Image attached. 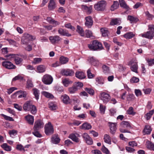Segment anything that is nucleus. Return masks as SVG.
<instances>
[{
  "instance_id": "1",
  "label": "nucleus",
  "mask_w": 154,
  "mask_h": 154,
  "mask_svg": "<svg viewBox=\"0 0 154 154\" xmlns=\"http://www.w3.org/2000/svg\"><path fill=\"white\" fill-rule=\"evenodd\" d=\"M88 45L90 49L94 51L101 50L103 48L102 44L97 40L93 41Z\"/></svg>"
},
{
  "instance_id": "2",
  "label": "nucleus",
  "mask_w": 154,
  "mask_h": 154,
  "mask_svg": "<svg viewBox=\"0 0 154 154\" xmlns=\"http://www.w3.org/2000/svg\"><path fill=\"white\" fill-rule=\"evenodd\" d=\"M148 27L150 31L146 32L144 34H141V35L143 37L152 39L154 36V25H149Z\"/></svg>"
},
{
  "instance_id": "3",
  "label": "nucleus",
  "mask_w": 154,
  "mask_h": 154,
  "mask_svg": "<svg viewBox=\"0 0 154 154\" xmlns=\"http://www.w3.org/2000/svg\"><path fill=\"white\" fill-rule=\"evenodd\" d=\"M34 39V38L32 35L27 33H25L23 34L21 38V43L23 45H27L29 41Z\"/></svg>"
},
{
  "instance_id": "4",
  "label": "nucleus",
  "mask_w": 154,
  "mask_h": 154,
  "mask_svg": "<svg viewBox=\"0 0 154 154\" xmlns=\"http://www.w3.org/2000/svg\"><path fill=\"white\" fill-rule=\"evenodd\" d=\"M106 3L105 1H101L95 4L94 6L95 9L97 11H103L106 8Z\"/></svg>"
},
{
  "instance_id": "5",
  "label": "nucleus",
  "mask_w": 154,
  "mask_h": 154,
  "mask_svg": "<svg viewBox=\"0 0 154 154\" xmlns=\"http://www.w3.org/2000/svg\"><path fill=\"white\" fill-rule=\"evenodd\" d=\"M45 134L48 135L52 134L54 132L53 126L50 122L46 124L45 126Z\"/></svg>"
},
{
  "instance_id": "6",
  "label": "nucleus",
  "mask_w": 154,
  "mask_h": 154,
  "mask_svg": "<svg viewBox=\"0 0 154 154\" xmlns=\"http://www.w3.org/2000/svg\"><path fill=\"white\" fill-rule=\"evenodd\" d=\"M100 98L104 103H107L111 99L110 95L104 92L100 93Z\"/></svg>"
},
{
  "instance_id": "7",
  "label": "nucleus",
  "mask_w": 154,
  "mask_h": 154,
  "mask_svg": "<svg viewBox=\"0 0 154 154\" xmlns=\"http://www.w3.org/2000/svg\"><path fill=\"white\" fill-rule=\"evenodd\" d=\"M42 82L46 85H50L53 81L52 77L48 74L44 75L42 79Z\"/></svg>"
},
{
  "instance_id": "8",
  "label": "nucleus",
  "mask_w": 154,
  "mask_h": 154,
  "mask_svg": "<svg viewBox=\"0 0 154 154\" xmlns=\"http://www.w3.org/2000/svg\"><path fill=\"white\" fill-rule=\"evenodd\" d=\"M108 124L109 127L110 132L112 134L114 135L117 129V123L109 122Z\"/></svg>"
},
{
  "instance_id": "9",
  "label": "nucleus",
  "mask_w": 154,
  "mask_h": 154,
  "mask_svg": "<svg viewBox=\"0 0 154 154\" xmlns=\"http://www.w3.org/2000/svg\"><path fill=\"white\" fill-rule=\"evenodd\" d=\"M2 66L6 69H15L16 66L11 62L9 61H3L2 63Z\"/></svg>"
},
{
  "instance_id": "10",
  "label": "nucleus",
  "mask_w": 154,
  "mask_h": 154,
  "mask_svg": "<svg viewBox=\"0 0 154 154\" xmlns=\"http://www.w3.org/2000/svg\"><path fill=\"white\" fill-rule=\"evenodd\" d=\"M44 124L40 120H38L35 122L33 129L34 131H38L39 129L43 127Z\"/></svg>"
},
{
  "instance_id": "11",
  "label": "nucleus",
  "mask_w": 154,
  "mask_h": 154,
  "mask_svg": "<svg viewBox=\"0 0 154 154\" xmlns=\"http://www.w3.org/2000/svg\"><path fill=\"white\" fill-rule=\"evenodd\" d=\"M49 39L52 44H55L58 43L60 41L62 40V38L59 36L56 35L50 36Z\"/></svg>"
},
{
  "instance_id": "12",
  "label": "nucleus",
  "mask_w": 154,
  "mask_h": 154,
  "mask_svg": "<svg viewBox=\"0 0 154 154\" xmlns=\"http://www.w3.org/2000/svg\"><path fill=\"white\" fill-rule=\"evenodd\" d=\"M61 73L63 75L66 76H72L74 73V71L72 69H63Z\"/></svg>"
},
{
  "instance_id": "13",
  "label": "nucleus",
  "mask_w": 154,
  "mask_h": 154,
  "mask_svg": "<svg viewBox=\"0 0 154 154\" xmlns=\"http://www.w3.org/2000/svg\"><path fill=\"white\" fill-rule=\"evenodd\" d=\"M82 137L88 144L92 145L93 144V141L92 139L87 133H84Z\"/></svg>"
},
{
  "instance_id": "14",
  "label": "nucleus",
  "mask_w": 154,
  "mask_h": 154,
  "mask_svg": "<svg viewBox=\"0 0 154 154\" xmlns=\"http://www.w3.org/2000/svg\"><path fill=\"white\" fill-rule=\"evenodd\" d=\"M86 21L85 25L88 28H91L92 25L93 21L92 18L91 16H88L85 18Z\"/></svg>"
},
{
  "instance_id": "15",
  "label": "nucleus",
  "mask_w": 154,
  "mask_h": 154,
  "mask_svg": "<svg viewBox=\"0 0 154 154\" xmlns=\"http://www.w3.org/2000/svg\"><path fill=\"white\" fill-rule=\"evenodd\" d=\"M33 104L31 101L29 100L27 101L24 104L23 106V108L25 111H29L30 107Z\"/></svg>"
},
{
  "instance_id": "16",
  "label": "nucleus",
  "mask_w": 154,
  "mask_h": 154,
  "mask_svg": "<svg viewBox=\"0 0 154 154\" xmlns=\"http://www.w3.org/2000/svg\"><path fill=\"white\" fill-rule=\"evenodd\" d=\"M79 136V135L77 133H72L70 134L69 137L74 142L78 143L79 142L78 138Z\"/></svg>"
},
{
  "instance_id": "17",
  "label": "nucleus",
  "mask_w": 154,
  "mask_h": 154,
  "mask_svg": "<svg viewBox=\"0 0 154 154\" xmlns=\"http://www.w3.org/2000/svg\"><path fill=\"white\" fill-rule=\"evenodd\" d=\"M127 19L131 23H136L139 20L137 17L130 15L128 16Z\"/></svg>"
},
{
  "instance_id": "18",
  "label": "nucleus",
  "mask_w": 154,
  "mask_h": 154,
  "mask_svg": "<svg viewBox=\"0 0 154 154\" xmlns=\"http://www.w3.org/2000/svg\"><path fill=\"white\" fill-rule=\"evenodd\" d=\"M57 7L56 4L54 0H50L48 5V8L49 10H52Z\"/></svg>"
},
{
  "instance_id": "19",
  "label": "nucleus",
  "mask_w": 154,
  "mask_h": 154,
  "mask_svg": "<svg viewBox=\"0 0 154 154\" xmlns=\"http://www.w3.org/2000/svg\"><path fill=\"white\" fill-rule=\"evenodd\" d=\"M25 119L28 123L31 125L33 124L34 122V116L30 115H28L25 117Z\"/></svg>"
},
{
  "instance_id": "20",
  "label": "nucleus",
  "mask_w": 154,
  "mask_h": 154,
  "mask_svg": "<svg viewBox=\"0 0 154 154\" xmlns=\"http://www.w3.org/2000/svg\"><path fill=\"white\" fill-rule=\"evenodd\" d=\"M58 32L59 34L63 36H66L68 37L70 36L71 35L68 33V31L62 28H59L58 30Z\"/></svg>"
},
{
  "instance_id": "21",
  "label": "nucleus",
  "mask_w": 154,
  "mask_h": 154,
  "mask_svg": "<svg viewBox=\"0 0 154 154\" xmlns=\"http://www.w3.org/2000/svg\"><path fill=\"white\" fill-rule=\"evenodd\" d=\"M75 77L80 79H82L85 78L86 76L84 73L82 71H77L75 74Z\"/></svg>"
},
{
  "instance_id": "22",
  "label": "nucleus",
  "mask_w": 154,
  "mask_h": 154,
  "mask_svg": "<svg viewBox=\"0 0 154 154\" xmlns=\"http://www.w3.org/2000/svg\"><path fill=\"white\" fill-rule=\"evenodd\" d=\"M121 20L119 18L112 19L111 20L110 24L112 26L120 25L121 23Z\"/></svg>"
},
{
  "instance_id": "23",
  "label": "nucleus",
  "mask_w": 154,
  "mask_h": 154,
  "mask_svg": "<svg viewBox=\"0 0 154 154\" xmlns=\"http://www.w3.org/2000/svg\"><path fill=\"white\" fill-rule=\"evenodd\" d=\"M88 60L91 64L94 66H97L99 64V62L98 60L94 57H90Z\"/></svg>"
},
{
  "instance_id": "24",
  "label": "nucleus",
  "mask_w": 154,
  "mask_h": 154,
  "mask_svg": "<svg viewBox=\"0 0 154 154\" xmlns=\"http://www.w3.org/2000/svg\"><path fill=\"white\" fill-rule=\"evenodd\" d=\"M119 2L120 6L127 9V10H130V8L129 6L127 5L125 1L124 0H119Z\"/></svg>"
},
{
  "instance_id": "25",
  "label": "nucleus",
  "mask_w": 154,
  "mask_h": 154,
  "mask_svg": "<svg viewBox=\"0 0 154 154\" xmlns=\"http://www.w3.org/2000/svg\"><path fill=\"white\" fill-rule=\"evenodd\" d=\"M46 67L44 65H40L37 67V71L38 72L43 73L46 70Z\"/></svg>"
},
{
  "instance_id": "26",
  "label": "nucleus",
  "mask_w": 154,
  "mask_h": 154,
  "mask_svg": "<svg viewBox=\"0 0 154 154\" xmlns=\"http://www.w3.org/2000/svg\"><path fill=\"white\" fill-rule=\"evenodd\" d=\"M11 55L12 56H12V57H14V60L16 65H17L20 64L23 61V59L22 58L17 56H15L13 54Z\"/></svg>"
},
{
  "instance_id": "27",
  "label": "nucleus",
  "mask_w": 154,
  "mask_h": 154,
  "mask_svg": "<svg viewBox=\"0 0 154 154\" xmlns=\"http://www.w3.org/2000/svg\"><path fill=\"white\" fill-rule=\"evenodd\" d=\"M62 82L65 86L67 87L69 84H72L73 82L69 79L65 78L62 79Z\"/></svg>"
},
{
  "instance_id": "28",
  "label": "nucleus",
  "mask_w": 154,
  "mask_h": 154,
  "mask_svg": "<svg viewBox=\"0 0 154 154\" xmlns=\"http://www.w3.org/2000/svg\"><path fill=\"white\" fill-rule=\"evenodd\" d=\"M16 94H18L19 95L18 96V98L25 97L27 95V93L26 91L20 90L18 91L15 93Z\"/></svg>"
},
{
  "instance_id": "29",
  "label": "nucleus",
  "mask_w": 154,
  "mask_h": 154,
  "mask_svg": "<svg viewBox=\"0 0 154 154\" xmlns=\"http://www.w3.org/2000/svg\"><path fill=\"white\" fill-rule=\"evenodd\" d=\"M82 8L85 10L88 14H90L91 13L92 9L91 6L88 7L85 5H82Z\"/></svg>"
},
{
  "instance_id": "30",
  "label": "nucleus",
  "mask_w": 154,
  "mask_h": 154,
  "mask_svg": "<svg viewBox=\"0 0 154 154\" xmlns=\"http://www.w3.org/2000/svg\"><path fill=\"white\" fill-rule=\"evenodd\" d=\"M119 3L117 1H114L113 4L110 7V10L112 11H113L117 9L119 7Z\"/></svg>"
},
{
  "instance_id": "31",
  "label": "nucleus",
  "mask_w": 154,
  "mask_h": 154,
  "mask_svg": "<svg viewBox=\"0 0 154 154\" xmlns=\"http://www.w3.org/2000/svg\"><path fill=\"white\" fill-rule=\"evenodd\" d=\"M120 127L122 128H131V126L128 122L126 121H123L120 123Z\"/></svg>"
},
{
  "instance_id": "32",
  "label": "nucleus",
  "mask_w": 154,
  "mask_h": 154,
  "mask_svg": "<svg viewBox=\"0 0 154 154\" xmlns=\"http://www.w3.org/2000/svg\"><path fill=\"white\" fill-rule=\"evenodd\" d=\"M100 31L103 36L106 37L108 35L109 32L107 28H102L100 29Z\"/></svg>"
},
{
  "instance_id": "33",
  "label": "nucleus",
  "mask_w": 154,
  "mask_h": 154,
  "mask_svg": "<svg viewBox=\"0 0 154 154\" xmlns=\"http://www.w3.org/2000/svg\"><path fill=\"white\" fill-rule=\"evenodd\" d=\"M76 31L77 32L82 36L85 35V32L83 30L82 28L80 26L78 25L77 27Z\"/></svg>"
},
{
  "instance_id": "34",
  "label": "nucleus",
  "mask_w": 154,
  "mask_h": 154,
  "mask_svg": "<svg viewBox=\"0 0 154 154\" xmlns=\"http://www.w3.org/2000/svg\"><path fill=\"white\" fill-rule=\"evenodd\" d=\"M1 147L5 150L7 151H10L11 150V147L6 143H3L1 146Z\"/></svg>"
},
{
  "instance_id": "35",
  "label": "nucleus",
  "mask_w": 154,
  "mask_h": 154,
  "mask_svg": "<svg viewBox=\"0 0 154 154\" xmlns=\"http://www.w3.org/2000/svg\"><path fill=\"white\" fill-rule=\"evenodd\" d=\"M62 100L64 103L66 104L70 103V99L68 96L66 95H64L62 96Z\"/></svg>"
},
{
  "instance_id": "36",
  "label": "nucleus",
  "mask_w": 154,
  "mask_h": 154,
  "mask_svg": "<svg viewBox=\"0 0 154 154\" xmlns=\"http://www.w3.org/2000/svg\"><path fill=\"white\" fill-rule=\"evenodd\" d=\"M60 140V139L55 135L53 136L51 138L52 143L55 144H57L59 143Z\"/></svg>"
},
{
  "instance_id": "37",
  "label": "nucleus",
  "mask_w": 154,
  "mask_h": 154,
  "mask_svg": "<svg viewBox=\"0 0 154 154\" xmlns=\"http://www.w3.org/2000/svg\"><path fill=\"white\" fill-rule=\"evenodd\" d=\"M152 131V129L150 128V126L149 125H146L145 126V127L143 130L144 133L145 134H149Z\"/></svg>"
},
{
  "instance_id": "38",
  "label": "nucleus",
  "mask_w": 154,
  "mask_h": 154,
  "mask_svg": "<svg viewBox=\"0 0 154 154\" xmlns=\"http://www.w3.org/2000/svg\"><path fill=\"white\" fill-rule=\"evenodd\" d=\"M69 61V59L66 57L63 56L61 57L60 58V61L62 64H65L67 63Z\"/></svg>"
},
{
  "instance_id": "39",
  "label": "nucleus",
  "mask_w": 154,
  "mask_h": 154,
  "mask_svg": "<svg viewBox=\"0 0 154 154\" xmlns=\"http://www.w3.org/2000/svg\"><path fill=\"white\" fill-rule=\"evenodd\" d=\"M81 127L82 129L85 130H88L91 128V125L87 123H84Z\"/></svg>"
},
{
  "instance_id": "40",
  "label": "nucleus",
  "mask_w": 154,
  "mask_h": 154,
  "mask_svg": "<svg viewBox=\"0 0 154 154\" xmlns=\"http://www.w3.org/2000/svg\"><path fill=\"white\" fill-rule=\"evenodd\" d=\"M104 140L105 143L109 144H111V138L109 135L107 134H105L104 137Z\"/></svg>"
},
{
  "instance_id": "41",
  "label": "nucleus",
  "mask_w": 154,
  "mask_h": 154,
  "mask_svg": "<svg viewBox=\"0 0 154 154\" xmlns=\"http://www.w3.org/2000/svg\"><path fill=\"white\" fill-rule=\"evenodd\" d=\"M77 90V89L74 85L72 87L69 88L68 89L69 92L72 94L74 93Z\"/></svg>"
},
{
  "instance_id": "42",
  "label": "nucleus",
  "mask_w": 154,
  "mask_h": 154,
  "mask_svg": "<svg viewBox=\"0 0 154 154\" xmlns=\"http://www.w3.org/2000/svg\"><path fill=\"white\" fill-rule=\"evenodd\" d=\"M33 94L35 96V99L37 100H38L39 99V90L36 88H33Z\"/></svg>"
},
{
  "instance_id": "43",
  "label": "nucleus",
  "mask_w": 154,
  "mask_h": 154,
  "mask_svg": "<svg viewBox=\"0 0 154 154\" xmlns=\"http://www.w3.org/2000/svg\"><path fill=\"white\" fill-rule=\"evenodd\" d=\"M134 35L132 32H128L124 35V37L127 39L131 38L134 37Z\"/></svg>"
},
{
  "instance_id": "44",
  "label": "nucleus",
  "mask_w": 154,
  "mask_h": 154,
  "mask_svg": "<svg viewBox=\"0 0 154 154\" xmlns=\"http://www.w3.org/2000/svg\"><path fill=\"white\" fill-rule=\"evenodd\" d=\"M131 68L132 71L136 73H137L138 66L137 63H135L132 64Z\"/></svg>"
},
{
  "instance_id": "45",
  "label": "nucleus",
  "mask_w": 154,
  "mask_h": 154,
  "mask_svg": "<svg viewBox=\"0 0 154 154\" xmlns=\"http://www.w3.org/2000/svg\"><path fill=\"white\" fill-rule=\"evenodd\" d=\"M147 147L151 150L154 151V144L149 141L146 142Z\"/></svg>"
},
{
  "instance_id": "46",
  "label": "nucleus",
  "mask_w": 154,
  "mask_h": 154,
  "mask_svg": "<svg viewBox=\"0 0 154 154\" xmlns=\"http://www.w3.org/2000/svg\"><path fill=\"white\" fill-rule=\"evenodd\" d=\"M42 60V59L41 58H35L33 59L32 63L34 64L39 63L41 62Z\"/></svg>"
},
{
  "instance_id": "47",
  "label": "nucleus",
  "mask_w": 154,
  "mask_h": 154,
  "mask_svg": "<svg viewBox=\"0 0 154 154\" xmlns=\"http://www.w3.org/2000/svg\"><path fill=\"white\" fill-rule=\"evenodd\" d=\"M42 94L45 97L47 98L52 99L54 97L52 94L46 91H43Z\"/></svg>"
},
{
  "instance_id": "48",
  "label": "nucleus",
  "mask_w": 154,
  "mask_h": 154,
  "mask_svg": "<svg viewBox=\"0 0 154 154\" xmlns=\"http://www.w3.org/2000/svg\"><path fill=\"white\" fill-rule=\"evenodd\" d=\"M154 112V109H152L149 112L147 113L146 115V118L147 120L150 119L151 116L153 115Z\"/></svg>"
},
{
  "instance_id": "49",
  "label": "nucleus",
  "mask_w": 154,
  "mask_h": 154,
  "mask_svg": "<svg viewBox=\"0 0 154 154\" xmlns=\"http://www.w3.org/2000/svg\"><path fill=\"white\" fill-rule=\"evenodd\" d=\"M31 113L33 114H35L37 112V109L36 107L33 105L30 107V110Z\"/></svg>"
},
{
  "instance_id": "50",
  "label": "nucleus",
  "mask_w": 154,
  "mask_h": 154,
  "mask_svg": "<svg viewBox=\"0 0 154 154\" xmlns=\"http://www.w3.org/2000/svg\"><path fill=\"white\" fill-rule=\"evenodd\" d=\"M103 72L105 73H108L109 72V68L105 65H103L102 67Z\"/></svg>"
},
{
  "instance_id": "51",
  "label": "nucleus",
  "mask_w": 154,
  "mask_h": 154,
  "mask_svg": "<svg viewBox=\"0 0 154 154\" xmlns=\"http://www.w3.org/2000/svg\"><path fill=\"white\" fill-rule=\"evenodd\" d=\"M49 108L51 110H55L57 109L56 105L52 102H50L49 103Z\"/></svg>"
},
{
  "instance_id": "52",
  "label": "nucleus",
  "mask_w": 154,
  "mask_h": 154,
  "mask_svg": "<svg viewBox=\"0 0 154 154\" xmlns=\"http://www.w3.org/2000/svg\"><path fill=\"white\" fill-rule=\"evenodd\" d=\"M125 149L127 152L130 153H134L135 151L134 149L127 146L125 147Z\"/></svg>"
},
{
  "instance_id": "53",
  "label": "nucleus",
  "mask_w": 154,
  "mask_h": 154,
  "mask_svg": "<svg viewBox=\"0 0 154 154\" xmlns=\"http://www.w3.org/2000/svg\"><path fill=\"white\" fill-rule=\"evenodd\" d=\"M85 90L91 95H93L94 94V90L91 88H85Z\"/></svg>"
},
{
  "instance_id": "54",
  "label": "nucleus",
  "mask_w": 154,
  "mask_h": 154,
  "mask_svg": "<svg viewBox=\"0 0 154 154\" xmlns=\"http://www.w3.org/2000/svg\"><path fill=\"white\" fill-rule=\"evenodd\" d=\"M127 112L128 114L129 115H134L136 112H134L133 108L132 107H129L127 111Z\"/></svg>"
},
{
  "instance_id": "55",
  "label": "nucleus",
  "mask_w": 154,
  "mask_h": 154,
  "mask_svg": "<svg viewBox=\"0 0 154 154\" xmlns=\"http://www.w3.org/2000/svg\"><path fill=\"white\" fill-rule=\"evenodd\" d=\"M33 86V84L32 81L30 79H28L26 82V88H32Z\"/></svg>"
},
{
  "instance_id": "56",
  "label": "nucleus",
  "mask_w": 154,
  "mask_h": 154,
  "mask_svg": "<svg viewBox=\"0 0 154 154\" xmlns=\"http://www.w3.org/2000/svg\"><path fill=\"white\" fill-rule=\"evenodd\" d=\"M88 77L89 79H92L94 77V75L91 72L90 69H88L87 72Z\"/></svg>"
},
{
  "instance_id": "57",
  "label": "nucleus",
  "mask_w": 154,
  "mask_h": 154,
  "mask_svg": "<svg viewBox=\"0 0 154 154\" xmlns=\"http://www.w3.org/2000/svg\"><path fill=\"white\" fill-rule=\"evenodd\" d=\"M1 115L4 117V118L6 120L11 121H14V119L11 117L6 116L4 114H1Z\"/></svg>"
},
{
  "instance_id": "58",
  "label": "nucleus",
  "mask_w": 154,
  "mask_h": 154,
  "mask_svg": "<svg viewBox=\"0 0 154 154\" xmlns=\"http://www.w3.org/2000/svg\"><path fill=\"white\" fill-rule=\"evenodd\" d=\"M96 81L98 85H102L104 84L103 80L100 77L96 78Z\"/></svg>"
},
{
  "instance_id": "59",
  "label": "nucleus",
  "mask_w": 154,
  "mask_h": 154,
  "mask_svg": "<svg viewBox=\"0 0 154 154\" xmlns=\"http://www.w3.org/2000/svg\"><path fill=\"white\" fill-rule=\"evenodd\" d=\"M128 145L132 147H134L137 146V143L135 141H131L128 142Z\"/></svg>"
},
{
  "instance_id": "60",
  "label": "nucleus",
  "mask_w": 154,
  "mask_h": 154,
  "mask_svg": "<svg viewBox=\"0 0 154 154\" xmlns=\"http://www.w3.org/2000/svg\"><path fill=\"white\" fill-rule=\"evenodd\" d=\"M74 85L76 87V88L78 90L80 88L82 87L83 86V85L82 82H78L75 84H74Z\"/></svg>"
},
{
  "instance_id": "61",
  "label": "nucleus",
  "mask_w": 154,
  "mask_h": 154,
  "mask_svg": "<svg viewBox=\"0 0 154 154\" xmlns=\"http://www.w3.org/2000/svg\"><path fill=\"white\" fill-rule=\"evenodd\" d=\"M85 32L86 37L87 38H90L92 36V33L90 30H86Z\"/></svg>"
},
{
  "instance_id": "62",
  "label": "nucleus",
  "mask_w": 154,
  "mask_h": 154,
  "mask_svg": "<svg viewBox=\"0 0 154 154\" xmlns=\"http://www.w3.org/2000/svg\"><path fill=\"white\" fill-rule=\"evenodd\" d=\"M101 150L104 153L106 154H109V151L104 145L102 146Z\"/></svg>"
},
{
  "instance_id": "63",
  "label": "nucleus",
  "mask_w": 154,
  "mask_h": 154,
  "mask_svg": "<svg viewBox=\"0 0 154 154\" xmlns=\"http://www.w3.org/2000/svg\"><path fill=\"white\" fill-rule=\"evenodd\" d=\"M105 106H104L102 104H100V110L101 113L104 114L105 113Z\"/></svg>"
},
{
  "instance_id": "64",
  "label": "nucleus",
  "mask_w": 154,
  "mask_h": 154,
  "mask_svg": "<svg viewBox=\"0 0 154 154\" xmlns=\"http://www.w3.org/2000/svg\"><path fill=\"white\" fill-rule=\"evenodd\" d=\"M9 134L11 137H12L13 136H14L17 134V131L14 130L9 131Z\"/></svg>"
}]
</instances>
